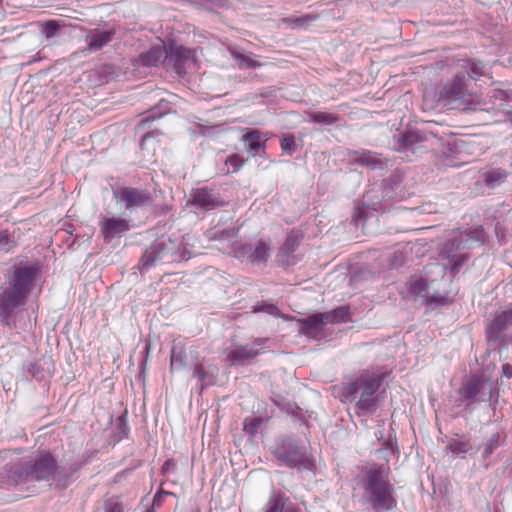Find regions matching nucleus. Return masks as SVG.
<instances>
[{
    "mask_svg": "<svg viewBox=\"0 0 512 512\" xmlns=\"http://www.w3.org/2000/svg\"><path fill=\"white\" fill-rule=\"evenodd\" d=\"M24 369L36 380H42L45 377L44 369L39 362H28L24 365Z\"/></svg>",
    "mask_w": 512,
    "mask_h": 512,
    "instance_id": "obj_39",
    "label": "nucleus"
},
{
    "mask_svg": "<svg viewBox=\"0 0 512 512\" xmlns=\"http://www.w3.org/2000/svg\"><path fill=\"white\" fill-rule=\"evenodd\" d=\"M315 20V17L310 15H305L302 17H295V18H286L284 19L285 23H288L292 28H300L304 27L305 25H308L312 21Z\"/></svg>",
    "mask_w": 512,
    "mask_h": 512,
    "instance_id": "obj_41",
    "label": "nucleus"
},
{
    "mask_svg": "<svg viewBox=\"0 0 512 512\" xmlns=\"http://www.w3.org/2000/svg\"><path fill=\"white\" fill-rule=\"evenodd\" d=\"M471 96L466 77L456 73L443 85L438 101L450 109H462L470 102Z\"/></svg>",
    "mask_w": 512,
    "mask_h": 512,
    "instance_id": "obj_8",
    "label": "nucleus"
},
{
    "mask_svg": "<svg viewBox=\"0 0 512 512\" xmlns=\"http://www.w3.org/2000/svg\"><path fill=\"white\" fill-rule=\"evenodd\" d=\"M289 498L280 490H272L262 512H283Z\"/></svg>",
    "mask_w": 512,
    "mask_h": 512,
    "instance_id": "obj_28",
    "label": "nucleus"
},
{
    "mask_svg": "<svg viewBox=\"0 0 512 512\" xmlns=\"http://www.w3.org/2000/svg\"><path fill=\"white\" fill-rule=\"evenodd\" d=\"M169 58L173 61L176 71L180 74L184 71L186 65L195 63V50L184 46H170Z\"/></svg>",
    "mask_w": 512,
    "mask_h": 512,
    "instance_id": "obj_21",
    "label": "nucleus"
},
{
    "mask_svg": "<svg viewBox=\"0 0 512 512\" xmlns=\"http://www.w3.org/2000/svg\"><path fill=\"white\" fill-rule=\"evenodd\" d=\"M176 252V243L168 236L156 239L143 253L138 267L141 272L148 271L158 262L170 258Z\"/></svg>",
    "mask_w": 512,
    "mask_h": 512,
    "instance_id": "obj_10",
    "label": "nucleus"
},
{
    "mask_svg": "<svg viewBox=\"0 0 512 512\" xmlns=\"http://www.w3.org/2000/svg\"><path fill=\"white\" fill-rule=\"evenodd\" d=\"M281 149L284 154L292 155L296 150V143L293 135H286L280 141Z\"/></svg>",
    "mask_w": 512,
    "mask_h": 512,
    "instance_id": "obj_42",
    "label": "nucleus"
},
{
    "mask_svg": "<svg viewBox=\"0 0 512 512\" xmlns=\"http://www.w3.org/2000/svg\"><path fill=\"white\" fill-rule=\"evenodd\" d=\"M115 35L114 29H100L95 28L90 30L86 35V50L89 52H96L101 50L109 44Z\"/></svg>",
    "mask_w": 512,
    "mask_h": 512,
    "instance_id": "obj_19",
    "label": "nucleus"
},
{
    "mask_svg": "<svg viewBox=\"0 0 512 512\" xmlns=\"http://www.w3.org/2000/svg\"><path fill=\"white\" fill-rule=\"evenodd\" d=\"M86 464L83 456L71 455L64 457L60 463L56 461L53 476L50 480V486L56 489L64 490L74 483L79 477V471Z\"/></svg>",
    "mask_w": 512,
    "mask_h": 512,
    "instance_id": "obj_9",
    "label": "nucleus"
},
{
    "mask_svg": "<svg viewBox=\"0 0 512 512\" xmlns=\"http://www.w3.org/2000/svg\"><path fill=\"white\" fill-rule=\"evenodd\" d=\"M38 269L33 265H18L6 274V285L0 292V321L8 325L13 313L24 306L31 293Z\"/></svg>",
    "mask_w": 512,
    "mask_h": 512,
    "instance_id": "obj_1",
    "label": "nucleus"
},
{
    "mask_svg": "<svg viewBox=\"0 0 512 512\" xmlns=\"http://www.w3.org/2000/svg\"><path fill=\"white\" fill-rule=\"evenodd\" d=\"M160 116H162V113H157L156 109H152L149 112V114L141 120V123L144 125L147 122H151V121L155 120L156 118H159Z\"/></svg>",
    "mask_w": 512,
    "mask_h": 512,
    "instance_id": "obj_50",
    "label": "nucleus"
},
{
    "mask_svg": "<svg viewBox=\"0 0 512 512\" xmlns=\"http://www.w3.org/2000/svg\"><path fill=\"white\" fill-rule=\"evenodd\" d=\"M217 371L215 366L205 367L203 364L194 365L193 377L197 379L201 391L215 383Z\"/></svg>",
    "mask_w": 512,
    "mask_h": 512,
    "instance_id": "obj_24",
    "label": "nucleus"
},
{
    "mask_svg": "<svg viewBox=\"0 0 512 512\" xmlns=\"http://www.w3.org/2000/svg\"><path fill=\"white\" fill-rule=\"evenodd\" d=\"M14 247V242L10 240L8 231H0V250L10 251Z\"/></svg>",
    "mask_w": 512,
    "mask_h": 512,
    "instance_id": "obj_45",
    "label": "nucleus"
},
{
    "mask_svg": "<svg viewBox=\"0 0 512 512\" xmlns=\"http://www.w3.org/2000/svg\"><path fill=\"white\" fill-rule=\"evenodd\" d=\"M322 314L326 324L346 322L350 317L349 307L347 306H340L332 311L324 312Z\"/></svg>",
    "mask_w": 512,
    "mask_h": 512,
    "instance_id": "obj_31",
    "label": "nucleus"
},
{
    "mask_svg": "<svg viewBox=\"0 0 512 512\" xmlns=\"http://www.w3.org/2000/svg\"><path fill=\"white\" fill-rule=\"evenodd\" d=\"M186 354L182 348L173 346L170 356V369L171 371H178L184 367Z\"/></svg>",
    "mask_w": 512,
    "mask_h": 512,
    "instance_id": "obj_36",
    "label": "nucleus"
},
{
    "mask_svg": "<svg viewBox=\"0 0 512 512\" xmlns=\"http://www.w3.org/2000/svg\"><path fill=\"white\" fill-rule=\"evenodd\" d=\"M113 197L117 203L123 204L124 208L130 212L148 206L152 202L151 193L148 190L130 186L114 190Z\"/></svg>",
    "mask_w": 512,
    "mask_h": 512,
    "instance_id": "obj_13",
    "label": "nucleus"
},
{
    "mask_svg": "<svg viewBox=\"0 0 512 512\" xmlns=\"http://www.w3.org/2000/svg\"><path fill=\"white\" fill-rule=\"evenodd\" d=\"M167 496H174V493L167 492L164 490L157 491L153 497L151 509L155 511V509L159 508L161 506V504L163 503L165 497H167Z\"/></svg>",
    "mask_w": 512,
    "mask_h": 512,
    "instance_id": "obj_46",
    "label": "nucleus"
},
{
    "mask_svg": "<svg viewBox=\"0 0 512 512\" xmlns=\"http://www.w3.org/2000/svg\"><path fill=\"white\" fill-rule=\"evenodd\" d=\"M262 419L259 417L246 418L243 423V430L250 436L256 435Z\"/></svg>",
    "mask_w": 512,
    "mask_h": 512,
    "instance_id": "obj_40",
    "label": "nucleus"
},
{
    "mask_svg": "<svg viewBox=\"0 0 512 512\" xmlns=\"http://www.w3.org/2000/svg\"><path fill=\"white\" fill-rule=\"evenodd\" d=\"M175 467V463L172 459H168L164 462L162 466V470L164 472H168L170 469H173Z\"/></svg>",
    "mask_w": 512,
    "mask_h": 512,
    "instance_id": "obj_52",
    "label": "nucleus"
},
{
    "mask_svg": "<svg viewBox=\"0 0 512 512\" xmlns=\"http://www.w3.org/2000/svg\"><path fill=\"white\" fill-rule=\"evenodd\" d=\"M506 177L507 173L504 169H492L484 173V183L489 188H495L502 184L505 181Z\"/></svg>",
    "mask_w": 512,
    "mask_h": 512,
    "instance_id": "obj_34",
    "label": "nucleus"
},
{
    "mask_svg": "<svg viewBox=\"0 0 512 512\" xmlns=\"http://www.w3.org/2000/svg\"><path fill=\"white\" fill-rule=\"evenodd\" d=\"M42 31L46 38H52L54 37L60 26L57 21L55 20H48L45 23L42 24Z\"/></svg>",
    "mask_w": 512,
    "mask_h": 512,
    "instance_id": "obj_43",
    "label": "nucleus"
},
{
    "mask_svg": "<svg viewBox=\"0 0 512 512\" xmlns=\"http://www.w3.org/2000/svg\"><path fill=\"white\" fill-rule=\"evenodd\" d=\"M448 449L453 454H466L472 449V445L469 439H453L448 444Z\"/></svg>",
    "mask_w": 512,
    "mask_h": 512,
    "instance_id": "obj_37",
    "label": "nucleus"
},
{
    "mask_svg": "<svg viewBox=\"0 0 512 512\" xmlns=\"http://www.w3.org/2000/svg\"><path fill=\"white\" fill-rule=\"evenodd\" d=\"M232 57L236 60L240 69H253L261 66V63L241 52L231 51Z\"/></svg>",
    "mask_w": 512,
    "mask_h": 512,
    "instance_id": "obj_35",
    "label": "nucleus"
},
{
    "mask_svg": "<svg viewBox=\"0 0 512 512\" xmlns=\"http://www.w3.org/2000/svg\"><path fill=\"white\" fill-rule=\"evenodd\" d=\"M384 381V374L363 370L353 381L342 388V397L354 403L358 416H368L376 413L381 406L382 397L378 393Z\"/></svg>",
    "mask_w": 512,
    "mask_h": 512,
    "instance_id": "obj_3",
    "label": "nucleus"
},
{
    "mask_svg": "<svg viewBox=\"0 0 512 512\" xmlns=\"http://www.w3.org/2000/svg\"><path fill=\"white\" fill-rule=\"evenodd\" d=\"M435 137L436 134L432 131L425 129H409L398 135H394V148L400 153H414L416 150L422 148L425 142Z\"/></svg>",
    "mask_w": 512,
    "mask_h": 512,
    "instance_id": "obj_11",
    "label": "nucleus"
},
{
    "mask_svg": "<svg viewBox=\"0 0 512 512\" xmlns=\"http://www.w3.org/2000/svg\"><path fill=\"white\" fill-rule=\"evenodd\" d=\"M273 454L286 466L299 471H312L315 466L306 445L291 436L278 439L274 445Z\"/></svg>",
    "mask_w": 512,
    "mask_h": 512,
    "instance_id": "obj_6",
    "label": "nucleus"
},
{
    "mask_svg": "<svg viewBox=\"0 0 512 512\" xmlns=\"http://www.w3.org/2000/svg\"><path fill=\"white\" fill-rule=\"evenodd\" d=\"M283 512H299V510L293 505H286Z\"/></svg>",
    "mask_w": 512,
    "mask_h": 512,
    "instance_id": "obj_53",
    "label": "nucleus"
},
{
    "mask_svg": "<svg viewBox=\"0 0 512 512\" xmlns=\"http://www.w3.org/2000/svg\"><path fill=\"white\" fill-rule=\"evenodd\" d=\"M165 53L162 47H152L148 51L141 53L136 59V63L144 67L157 66L162 61Z\"/></svg>",
    "mask_w": 512,
    "mask_h": 512,
    "instance_id": "obj_27",
    "label": "nucleus"
},
{
    "mask_svg": "<svg viewBox=\"0 0 512 512\" xmlns=\"http://www.w3.org/2000/svg\"><path fill=\"white\" fill-rule=\"evenodd\" d=\"M232 252L235 258L247 261L251 264L266 263L270 258V246L263 240L257 241L255 245L250 243H237L233 246Z\"/></svg>",
    "mask_w": 512,
    "mask_h": 512,
    "instance_id": "obj_12",
    "label": "nucleus"
},
{
    "mask_svg": "<svg viewBox=\"0 0 512 512\" xmlns=\"http://www.w3.org/2000/svg\"><path fill=\"white\" fill-rule=\"evenodd\" d=\"M409 292L415 296L425 300L427 304H444L445 297L441 295H429V286L426 279L422 277L411 278L409 281Z\"/></svg>",
    "mask_w": 512,
    "mask_h": 512,
    "instance_id": "obj_20",
    "label": "nucleus"
},
{
    "mask_svg": "<svg viewBox=\"0 0 512 512\" xmlns=\"http://www.w3.org/2000/svg\"><path fill=\"white\" fill-rule=\"evenodd\" d=\"M242 140L248 145V152L251 155H256L261 149L265 148V141L260 140V132L255 129L248 130L243 136Z\"/></svg>",
    "mask_w": 512,
    "mask_h": 512,
    "instance_id": "obj_29",
    "label": "nucleus"
},
{
    "mask_svg": "<svg viewBox=\"0 0 512 512\" xmlns=\"http://www.w3.org/2000/svg\"><path fill=\"white\" fill-rule=\"evenodd\" d=\"M512 325V308L504 310L494 316L486 325L485 335L488 341L497 342L504 336L508 326Z\"/></svg>",
    "mask_w": 512,
    "mask_h": 512,
    "instance_id": "obj_17",
    "label": "nucleus"
},
{
    "mask_svg": "<svg viewBox=\"0 0 512 512\" xmlns=\"http://www.w3.org/2000/svg\"><path fill=\"white\" fill-rule=\"evenodd\" d=\"M238 231L239 230L237 228L220 229L218 227H214L208 230L205 235L209 240L222 241L236 238Z\"/></svg>",
    "mask_w": 512,
    "mask_h": 512,
    "instance_id": "obj_33",
    "label": "nucleus"
},
{
    "mask_svg": "<svg viewBox=\"0 0 512 512\" xmlns=\"http://www.w3.org/2000/svg\"><path fill=\"white\" fill-rule=\"evenodd\" d=\"M482 236L483 229H474L468 233H460L445 243L443 252L452 277H455L469 260V255L462 250L469 249L471 241L481 242Z\"/></svg>",
    "mask_w": 512,
    "mask_h": 512,
    "instance_id": "obj_7",
    "label": "nucleus"
},
{
    "mask_svg": "<svg viewBox=\"0 0 512 512\" xmlns=\"http://www.w3.org/2000/svg\"><path fill=\"white\" fill-rule=\"evenodd\" d=\"M502 376L506 378H512V365L505 363L502 365Z\"/></svg>",
    "mask_w": 512,
    "mask_h": 512,
    "instance_id": "obj_51",
    "label": "nucleus"
},
{
    "mask_svg": "<svg viewBox=\"0 0 512 512\" xmlns=\"http://www.w3.org/2000/svg\"><path fill=\"white\" fill-rule=\"evenodd\" d=\"M381 206V200L377 196L375 199L371 196V191H366L363 195L362 207L356 208L354 213L355 222L358 224L367 217L365 210L378 211Z\"/></svg>",
    "mask_w": 512,
    "mask_h": 512,
    "instance_id": "obj_26",
    "label": "nucleus"
},
{
    "mask_svg": "<svg viewBox=\"0 0 512 512\" xmlns=\"http://www.w3.org/2000/svg\"><path fill=\"white\" fill-rule=\"evenodd\" d=\"M363 500L375 512L391 511L397 506L394 486L384 476L381 468L369 469L362 480Z\"/></svg>",
    "mask_w": 512,
    "mask_h": 512,
    "instance_id": "obj_4",
    "label": "nucleus"
},
{
    "mask_svg": "<svg viewBox=\"0 0 512 512\" xmlns=\"http://www.w3.org/2000/svg\"><path fill=\"white\" fill-rule=\"evenodd\" d=\"M505 437L500 432L491 434L477 450L482 451V460L487 461L490 456L501 446L504 445Z\"/></svg>",
    "mask_w": 512,
    "mask_h": 512,
    "instance_id": "obj_25",
    "label": "nucleus"
},
{
    "mask_svg": "<svg viewBox=\"0 0 512 512\" xmlns=\"http://www.w3.org/2000/svg\"><path fill=\"white\" fill-rule=\"evenodd\" d=\"M114 429H115L114 436L117 438L118 441L128 437L130 428H129L128 422H127V412L120 415L116 419Z\"/></svg>",
    "mask_w": 512,
    "mask_h": 512,
    "instance_id": "obj_38",
    "label": "nucleus"
},
{
    "mask_svg": "<svg viewBox=\"0 0 512 512\" xmlns=\"http://www.w3.org/2000/svg\"><path fill=\"white\" fill-rule=\"evenodd\" d=\"M354 161L371 169H377L382 165L381 160L371 151L356 152Z\"/></svg>",
    "mask_w": 512,
    "mask_h": 512,
    "instance_id": "obj_32",
    "label": "nucleus"
},
{
    "mask_svg": "<svg viewBox=\"0 0 512 512\" xmlns=\"http://www.w3.org/2000/svg\"><path fill=\"white\" fill-rule=\"evenodd\" d=\"M225 163L233 167V170L236 171L243 165V160L239 155L233 154L226 159Z\"/></svg>",
    "mask_w": 512,
    "mask_h": 512,
    "instance_id": "obj_48",
    "label": "nucleus"
},
{
    "mask_svg": "<svg viewBox=\"0 0 512 512\" xmlns=\"http://www.w3.org/2000/svg\"><path fill=\"white\" fill-rule=\"evenodd\" d=\"M105 512H123V507L119 502L108 501L105 503Z\"/></svg>",
    "mask_w": 512,
    "mask_h": 512,
    "instance_id": "obj_49",
    "label": "nucleus"
},
{
    "mask_svg": "<svg viewBox=\"0 0 512 512\" xmlns=\"http://www.w3.org/2000/svg\"><path fill=\"white\" fill-rule=\"evenodd\" d=\"M307 122L320 124L323 126H331L338 122L339 117L338 115L331 113V112H325V111H317V112H307Z\"/></svg>",
    "mask_w": 512,
    "mask_h": 512,
    "instance_id": "obj_30",
    "label": "nucleus"
},
{
    "mask_svg": "<svg viewBox=\"0 0 512 512\" xmlns=\"http://www.w3.org/2000/svg\"><path fill=\"white\" fill-rule=\"evenodd\" d=\"M146 512H155V511L152 509H148Z\"/></svg>",
    "mask_w": 512,
    "mask_h": 512,
    "instance_id": "obj_55",
    "label": "nucleus"
},
{
    "mask_svg": "<svg viewBox=\"0 0 512 512\" xmlns=\"http://www.w3.org/2000/svg\"><path fill=\"white\" fill-rule=\"evenodd\" d=\"M56 458L49 451H40L34 458L27 462H15L5 465L0 476V485L10 488L11 486L28 489L32 482H49L53 476Z\"/></svg>",
    "mask_w": 512,
    "mask_h": 512,
    "instance_id": "obj_2",
    "label": "nucleus"
},
{
    "mask_svg": "<svg viewBox=\"0 0 512 512\" xmlns=\"http://www.w3.org/2000/svg\"><path fill=\"white\" fill-rule=\"evenodd\" d=\"M254 312H265L269 315H277L279 313L278 308L274 304L263 303L255 305L253 307Z\"/></svg>",
    "mask_w": 512,
    "mask_h": 512,
    "instance_id": "obj_47",
    "label": "nucleus"
},
{
    "mask_svg": "<svg viewBox=\"0 0 512 512\" xmlns=\"http://www.w3.org/2000/svg\"><path fill=\"white\" fill-rule=\"evenodd\" d=\"M268 339L257 338L253 346L242 345L229 351L226 356V360L232 366H243L248 364L252 359L259 355L260 351L254 346L262 347Z\"/></svg>",
    "mask_w": 512,
    "mask_h": 512,
    "instance_id": "obj_16",
    "label": "nucleus"
},
{
    "mask_svg": "<svg viewBox=\"0 0 512 512\" xmlns=\"http://www.w3.org/2000/svg\"><path fill=\"white\" fill-rule=\"evenodd\" d=\"M325 325L327 324L322 313H316L297 320L299 334L315 340L321 337Z\"/></svg>",
    "mask_w": 512,
    "mask_h": 512,
    "instance_id": "obj_18",
    "label": "nucleus"
},
{
    "mask_svg": "<svg viewBox=\"0 0 512 512\" xmlns=\"http://www.w3.org/2000/svg\"><path fill=\"white\" fill-rule=\"evenodd\" d=\"M507 118H508L509 122L512 124V111L507 113Z\"/></svg>",
    "mask_w": 512,
    "mask_h": 512,
    "instance_id": "obj_54",
    "label": "nucleus"
},
{
    "mask_svg": "<svg viewBox=\"0 0 512 512\" xmlns=\"http://www.w3.org/2000/svg\"><path fill=\"white\" fill-rule=\"evenodd\" d=\"M491 97L499 101L512 102V90L495 89Z\"/></svg>",
    "mask_w": 512,
    "mask_h": 512,
    "instance_id": "obj_44",
    "label": "nucleus"
},
{
    "mask_svg": "<svg viewBox=\"0 0 512 512\" xmlns=\"http://www.w3.org/2000/svg\"><path fill=\"white\" fill-rule=\"evenodd\" d=\"M100 232L105 242H110L116 237H121L131 228L127 219L117 216L102 217L99 221Z\"/></svg>",
    "mask_w": 512,
    "mask_h": 512,
    "instance_id": "obj_15",
    "label": "nucleus"
},
{
    "mask_svg": "<svg viewBox=\"0 0 512 512\" xmlns=\"http://www.w3.org/2000/svg\"><path fill=\"white\" fill-rule=\"evenodd\" d=\"M190 202L203 211L214 210L224 205L220 194L208 187L193 189L190 193Z\"/></svg>",
    "mask_w": 512,
    "mask_h": 512,
    "instance_id": "obj_14",
    "label": "nucleus"
},
{
    "mask_svg": "<svg viewBox=\"0 0 512 512\" xmlns=\"http://www.w3.org/2000/svg\"><path fill=\"white\" fill-rule=\"evenodd\" d=\"M300 243V236L296 232H290L284 244L279 250L278 257L280 261L286 265H292L295 263L293 258V253L296 251L297 247Z\"/></svg>",
    "mask_w": 512,
    "mask_h": 512,
    "instance_id": "obj_23",
    "label": "nucleus"
},
{
    "mask_svg": "<svg viewBox=\"0 0 512 512\" xmlns=\"http://www.w3.org/2000/svg\"><path fill=\"white\" fill-rule=\"evenodd\" d=\"M457 67L459 68L457 74H462L464 77H466L465 74H467V83L471 80L477 81L485 74V64L477 59H460L457 63Z\"/></svg>",
    "mask_w": 512,
    "mask_h": 512,
    "instance_id": "obj_22",
    "label": "nucleus"
},
{
    "mask_svg": "<svg viewBox=\"0 0 512 512\" xmlns=\"http://www.w3.org/2000/svg\"><path fill=\"white\" fill-rule=\"evenodd\" d=\"M457 396L456 406L472 412L476 405L485 403L491 406L497 402L499 393L489 378L476 373L462 381Z\"/></svg>",
    "mask_w": 512,
    "mask_h": 512,
    "instance_id": "obj_5",
    "label": "nucleus"
}]
</instances>
